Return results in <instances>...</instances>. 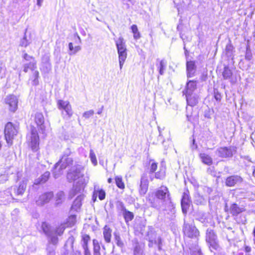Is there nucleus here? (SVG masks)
Listing matches in <instances>:
<instances>
[{
	"label": "nucleus",
	"mask_w": 255,
	"mask_h": 255,
	"mask_svg": "<svg viewBox=\"0 0 255 255\" xmlns=\"http://www.w3.org/2000/svg\"><path fill=\"white\" fill-rule=\"evenodd\" d=\"M147 200L151 207L174 214L175 206L171 201L168 189L161 186L155 192L148 194Z\"/></svg>",
	"instance_id": "obj_1"
},
{
	"label": "nucleus",
	"mask_w": 255,
	"mask_h": 255,
	"mask_svg": "<svg viewBox=\"0 0 255 255\" xmlns=\"http://www.w3.org/2000/svg\"><path fill=\"white\" fill-rule=\"evenodd\" d=\"M26 188V180H23L20 182L18 188L16 191V194L17 195H22L24 192Z\"/></svg>",
	"instance_id": "obj_35"
},
{
	"label": "nucleus",
	"mask_w": 255,
	"mask_h": 255,
	"mask_svg": "<svg viewBox=\"0 0 255 255\" xmlns=\"http://www.w3.org/2000/svg\"><path fill=\"white\" fill-rule=\"evenodd\" d=\"M65 224L60 225V226L56 228V229H54V235L57 234L59 236L62 235L65 229Z\"/></svg>",
	"instance_id": "obj_42"
},
{
	"label": "nucleus",
	"mask_w": 255,
	"mask_h": 255,
	"mask_svg": "<svg viewBox=\"0 0 255 255\" xmlns=\"http://www.w3.org/2000/svg\"><path fill=\"white\" fill-rule=\"evenodd\" d=\"M51 67L49 56L47 55H44L42 57L41 71L44 73H48L51 70Z\"/></svg>",
	"instance_id": "obj_13"
},
{
	"label": "nucleus",
	"mask_w": 255,
	"mask_h": 255,
	"mask_svg": "<svg viewBox=\"0 0 255 255\" xmlns=\"http://www.w3.org/2000/svg\"><path fill=\"white\" fill-rule=\"evenodd\" d=\"M192 255H202L200 250L197 249L196 251H192L191 252Z\"/></svg>",
	"instance_id": "obj_58"
},
{
	"label": "nucleus",
	"mask_w": 255,
	"mask_h": 255,
	"mask_svg": "<svg viewBox=\"0 0 255 255\" xmlns=\"http://www.w3.org/2000/svg\"><path fill=\"white\" fill-rule=\"evenodd\" d=\"M41 228L47 236L54 235V228H51L48 223L43 222L41 225Z\"/></svg>",
	"instance_id": "obj_29"
},
{
	"label": "nucleus",
	"mask_w": 255,
	"mask_h": 255,
	"mask_svg": "<svg viewBox=\"0 0 255 255\" xmlns=\"http://www.w3.org/2000/svg\"><path fill=\"white\" fill-rule=\"evenodd\" d=\"M206 241L212 252H220L222 249L219 244L217 236L215 232L208 229L206 233Z\"/></svg>",
	"instance_id": "obj_3"
},
{
	"label": "nucleus",
	"mask_w": 255,
	"mask_h": 255,
	"mask_svg": "<svg viewBox=\"0 0 255 255\" xmlns=\"http://www.w3.org/2000/svg\"><path fill=\"white\" fill-rule=\"evenodd\" d=\"M23 71L27 73L29 70L34 71L36 69V61L33 60L31 62L23 63Z\"/></svg>",
	"instance_id": "obj_26"
},
{
	"label": "nucleus",
	"mask_w": 255,
	"mask_h": 255,
	"mask_svg": "<svg viewBox=\"0 0 255 255\" xmlns=\"http://www.w3.org/2000/svg\"><path fill=\"white\" fill-rule=\"evenodd\" d=\"M126 59V58H119L120 68L121 70L123 68V65L124 64V62H125Z\"/></svg>",
	"instance_id": "obj_57"
},
{
	"label": "nucleus",
	"mask_w": 255,
	"mask_h": 255,
	"mask_svg": "<svg viewBox=\"0 0 255 255\" xmlns=\"http://www.w3.org/2000/svg\"><path fill=\"white\" fill-rule=\"evenodd\" d=\"M112 229L106 225L103 229V235L105 241L107 243H110L111 242V239L112 236Z\"/></svg>",
	"instance_id": "obj_30"
},
{
	"label": "nucleus",
	"mask_w": 255,
	"mask_h": 255,
	"mask_svg": "<svg viewBox=\"0 0 255 255\" xmlns=\"http://www.w3.org/2000/svg\"><path fill=\"white\" fill-rule=\"evenodd\" d=\"M65 199V194L63 191L58 192L56 196V204L57 205L62 203Z\"/></svg>",
	"instance_id": "obj_39"
},
{
	"label": "nucleus",
	"mask_w": 255,
	"mask_h": 255,
	"mask_svg": "<svg viewBox=\"0 0 255 255\" xmlns=\"http://www.w3.org/2000/svg\"><path fill=\"white\" fill-rule=\"evenodd\" d=\"M214 97L217 101H220L221 98V96L220 94H219L218 92L216 93L215 92Z\"/></svg>",
	"instance_id": "obj_61"
},
{
	"label": "nucleus",
	"mask_w": 255,
	"mask_h": 255,
	"mask_svg": "<svg viewBox=\"0 0 255 255\" xmlns=\"http://www.w3.org/2000/svg\"><path fill=\"white\" fill-rule=\"evenodd\" d=\"M148 187V181L146 175L143 174L141 178L139 193L141 195H144L147 191Z\"/></svg>",
	"instance_id": "obj_18"
},
{
	"label": "nucleus",
	"mask_w": 255,
	"mask_h": 255,
	"mask_svg": "<svg viewBox=\"0 0 255 255\" xmlns=\"http://www.w3.org/2000/svg\"><path fill=\"white\" fill-rule=\"evenodd\" d=\"M43 0H37V4L39 7H40L42 5Z\"/></svg>",
	"instance_id": "obj_63"
},
{
	"label": "nucleus",
	"mask_w": 255,
	"mask_h": 255,
	"mask_svg": "<svg viewBox=\"0 0 255 255\" xmlns=\"http://www.w3.org/2000/svg\"><path fill=\"white\" fill-rule=\"evenodd\" d=\"M200 156L204 163L209 165L212 164V159L209 155L205 153H201Z\"/></svg>",
	"instance_id": "obj_38"
},
{
	"label": "nucleus",
	"mask_w": 255,
	"mask_h": 255,
	"mask_svg": "<svg viewBox=\"0 0 255 255\" xmlns=\"http://www.w3.org/2000/svg\"><path fill=\"white\" fill-rule=\"evenodd\" d=\"M97 196H98V197L100 200H103L105 198V192L103 189L97 190H95L93 196V199L94 201L96 200Z\"/></svg>",
	"instance_id": "obj_34"
},
{
	"label": "nucleus",
	"mask_w": 255,
	"mask_h": 255,
	"mask_svg": "<svg viewBox=\"0 0 255 255\" xmlns=\"http://www.w3.org/2000/svg\"><path fill=\"white\" fill-rule=\"evenodd\" d=\"M5 103L11 112H14L17 108L18 99L15 96L9 95L5 99Z\"/></svg>",
	"instance_id": "obj_11"
},
{
	"label": "nucleus",
	"mask_w": 255,
	"mask_h": 255,
	"mask_svg": "<svg viewBox=\"0 0 255 255\" xmlns=\"http://www.w3.org/2000/svg\"><path fill=\"white\" fill-rule=\"evenodd\" d=\"M185 96L188 105L193 107L198 103L199 96L197 94L194 93L185 95Z\"/></svg>",
	"instance_id": "obj_19"
},
{
	"label": "nucleus",
	"mask_w": 255,
	"mask_h": 255,
	"mask_svg": "<svg viewBox=\"0 0 255 255\" xmlns=\"http://www.w3.org/2000/svg\"><path fill=\"white\" fill-rule=\"evenodd\" d=\"M242 180V178L239 176H231L226 179V185L229 187L234 186L236 184L241 183Z\"/></svg>",
	"instance_id": "obj_17"
},
{
	"label": "nucleus",
	"mask_w": 255,
	"mask_h": 255,
	"mask_svg": "<svg viewBox=\"0 0 255 255\" xmlns=\"http://www.w3.org/2000/svg\"><path fill=\"white\" fill-rule=\"evenodd\" d=\"M68 48L69 49V52L68 54L70 55L75 54L77 52H78L81 49V47L80 46H76L74 47L73 43L72 42H70L69 43Z\"/></svg>",
	"instance_id": "obj_37"
},
{
	"label": "nucleus",
	"mask_w": 255,
	"mask_h": 255,
	"mask_svg": "<svg viewBox=\"0 0 255 255\" xmlns=\"http://www.w3.org/2000/svg\"><path fill=\"white\" fill-rule=\"evenodd\" d=\"M93 243L94 246V252H100L101 248L98 241L94 239L93 241Z\"/></svg>",
	"instance_id": "obj_54"
},
{
	"label": "nucleus",
	"mask_w": 255,
	"mask_h": 255,
	"mask_svg": "<svg viewBox=\"0 0 255 255\" xmlns=\"http://www.w3.org/2000/svg\"><path fill=\"white\" fill-rule=\"evenodd\" d=\"M29 44V42L27 40L26 35L25 34L22 39H21L19 45L22 47H26Z\"/></svg>",
	"instance_id": "obj_53"
},
{
	"label": "nucleus",
	"mask_w": 255,
	"mask_h": 255,
	"mask_svg": "<svg viewBox=\"0 0 255 255\" xmlns=\"http://www.w3.org/2000/svg\"><path fill=\"white\" fill-rule=\"evenodd\" d=\"M114 238H115V243L118 247H119L121 248H122L124 247V243L121 240V238L119 234L115 233H114Z\"/></svg>",
	"instance_id": "obj_41"
},
{
	"label": "nucleus",
	"mask_w": 255,
	"mask_h": 255,
	"mask_svg": "<svg viewBox=\"0 0 255 255\" xmlns=\"http://www.w3.org/2000/svg\"><path fill=\"white\" fill-rule=\"evenodd\" d=\"M76 217L75 215H71L69 217V220L71 221L73 223H74L76 221Z\"/></svg>",
	"instance_id": "obj_62"
},
{
	"label": "nucleus",
	"mask_w": 255,
	"mask_h": 255,
	"mask_svg": "<svg viewBox=\"0 0 255 255\" xmlns=\"http://www.w3.org/2000/svg\"><path fill=\"white\" fill-rule=\"evenodd\" d=\"M83 167L80 165H75L72 167L67 174V179L69 181L72 182L79 178L83 175L82 173Z\"/></svg>",
	"instance_id": "obj_7"
},
{
	"label": "nucleus",
	"mask_w": 255,
	"mask_h": 255,
	"mask_svg": "<svg viewBox=\"0 0 255 255\" xmlns=\"http://www.w3.org/2000/svg\"><path fill=\"white\" fill-rule=\"evenodd\" d=\"M58 108L62 111V114L64 118L69 119L73 115L71 106L68 101L59 100L57 101Z\"/></svg>",
	"instance_id": "obj_5"
},
{
	"label": "nucleus",
	"mask_w": 255,
	"mask_h": 255,
	"mask_svg": "<svg viewBox=\"0 0 255 255\" xmlns=\"http://www.w3.org/2000/svg\"><path fill=\"white\" fill-rule=\"evenodd\" d=\"M183 231L184 235L190 238H196L199 236V231L192 223L184 222Z\"/></svg>",
	"instance_id": "obj_6"
},
{
	"label": "nucleus",
	"mask_w": 255,
	"mask_h": 255,
	"mask_svg": "<svg viewBox=\"0 0 255 255\" xmlns=\"http://www.w3.org/2000/svg\"><path fill=\"white\" fill-rule=\"evenodd\" d=\"M194 202L197 205H205L206 203V200L203 196L199 194H196L194 196Z\"/></svg>",
	"instance_id": "obj_36"
},
{
	"label": "nucleus",
	"mask_w": 255,
	"mask_h": 255,
	"mask_svg": "<svg viewBox=\"0 0 255 255\" xmlns=\"http://www.w3.org/2000/svg\"><path fill=\"white\" fill-rule=\"evenodd\" d=\"M165 175V167L162 166L160 168L159 170L155 173V178L157 179H163Z\"/></svg>",
	"instance_id": "obj_40"
},
{
	"label": "nucleus",
	"mask_w": 255,
	"mask_h": 255,
	"mask_svg": "<svg viewBox=\"0 0 255 255\" xmlns=\"http://www.w3.org/2000/svg\"><path fill=\"white\" fill-rule=\"evenodd\" d=\"M32 71L33 72L32 78H33L32 85L36 86L38 84L39 72L36 69Z\"/></svg>",
	"instance_id": "obj_45"
},
{
	"label": "nucleus",
	"mask_w": 255,
	"mask_h": 255,
	"mask_svg": "<svg viewBox=\"0 0 255 255\" xmlns=\"http://www.w3.org/2000/svg\"><path fill=\"white\" fill-rule=\"evenodd\" d=\"M53 197V193L52 192L44 193L39 196L38 199L36 200V203L38 206H43L48 203Z\"/></svg>",
	"instance_id": "obj_12"
},
{
	"label": "nucleus",
	"mask_w": 255,
	"mask_h": 255,
	"mask_svg": "<svg viewBox=\"0 0 255 255\" xmlns=\"http://www.w3.org/2000/svg\"><path fill=\"white\" fill-rule=\"evenodd\" d=\"M133 243V254L134 255H144L143 249L141 246L139 244L136 239L132 241Z\"/></svg>",
	"instance_id": "obj_28"
},
{
	"label": "nucleus",
	"mask_w": 255,
	"mask_h": 255,
	"mask_svg": "<svg viewBox=\"0 0 255 255\" xmlns=\"http://www.w3.org/2000/svg\"><path fill=\"white\" fill-rule=\"evenodd\" d=\"M253 58V54L250 48V45H248L246 47V51L245 53V59L247 61H250Z\"/></svg>",
	"instance_id": "obj_44"
},
{
	"label": "nucleus",
	"mask_w": 255,
	"mask_h": 255,
	"mask_svg": "<svg viewBox=\"0 0 255 255\" xmlns=\"http://www.w3.org/2000/svg\"><path fill=\"white\" fill-rule=\"evenodd\" d=\"M84 186L83 184L77 183L73 185V188L70 192L69 196L72 198L75 195L81 192L84 190Z\"/></svg>",
	"instance_id": "obj_22"
},
{
	"label": "nucleus",
	"mask_w": 255,
	"mask_h": 255,
	"mask_svg": "<svg viewBox=\"0 0 255 255\" xmlns=\"http://www.w3.org/2000/svg\"><path fill=\"white\" fill-rule=\"evenodd\" d=\"M149 172L150 173H153L157 167V163L155 162L153 160H150L149 162Z\"/></svg>",
	"instance_id": "obj_49"
},
{
	"label": "nucleus",
	"mask_w": 255,
	"mask_h": 255,
	"mask_svg": "<svg viewBox=\"0 0 255 255\" xmlns=\"http://www.w3.org/2000/svg\"><path fill=\"white\" fill-rule=\"evenodd\" d=\"M89 156L92 163L94 165H96L97 164V160L96 155L92 149H91L90 151Z\"/></svg>",
	"instance_id": "obj_51"
},
{
	"label": "nucleus",
	"mask_w": 255,
	"mask_h": 255,
	"mask_svg": "<svg viewBox=\"0 0 255 255\" xmlns=\"http://www.w3.org/2000/svg\"><path fill=\"white\" fill-rule=\"evenodd\" d=\"M5 70V68L4 64L0 61V77H2L3 75L4 74Z\"/></svg>",
	"instance_id": "obj_56"
},
{
	"label": "nucleus",
	"mask_w": 255,
	"mask_h": 255,
	"mask_svg": "<svg viewBox=\"0 0 255 255\" xmlns=\"http://www.w3.org/2000/svg\"><path fill=\"white\" fill-rule=\"evenodd\" d=\"M155 237L156 235L154 232L151 230L147 232V240L149 241L148 246L149 247H152L153 244H155L157 243Z\"/></svg>",
	"instance_id": "obj_32"
},
{
	"label": "nucleus",
	"mask_w": 255,
	"mask_h": 255,
	"mask_svg": "<svg viewBox=\"0 0 255 255\" xmlns=\"http://www.w3.org/2000/svg\"><path fill=\"white\" fill-rule=\"evenodd\" d=\"M120 205L121 206V211L123 212L125 222L128 224V222L131 221L133 219L134 215L132 212L128 211L122 203H121Z\"/></svg>",
	"instance_id": "obj_20"
},
{
	"label": "nucleus",
	"mask_w": 255,
	"mask_h": 255,
	"mask_svg": "<svg viewBox=\"0 0 255 255\" xmlns=\"http://www.w3.org/2000/svg\"><path fill=\"white\" fill-rule=\"evenodd\" d=\"M115 181L117 186L120 189H124L125 188V184L123 181L122 177L116 176L115 178Z\"/></svg>",
	"instance_id": "obj_48"
},
{
	"label": "nucleus",
	"mask_w": 255,
	"mask_h": 255,
	"mask_svg": "<svg viewBox=\"0 0 255 255\" xmlns=\"http://www.w3.org/2000/svg\"><path fill=\"white\" fill-rule=\"evenodd\" d=\"M71 153V150L69 148L66 149L60 160L55 165L53 174L55 178L62 173L63 169L72 163L73 159L69 157Z\"/></svg>",
	"instance_id": "obj_2"
},
{
	"label": "nucleus",
	"mask_w": 255,
	"mask_h": 255,
	"mask_svg": "<svg viewBox=\"0 0 255 255\" xmlns=\"http://www.w3.org/2000/svg\"><path fill=\"white\" fill-rule=\"evenodd\" d=\"M83 199V195H78L76 199L74 201L71 207V209L74 211H77L80 208L82 205V200Z\"/></svg>",
	"instance_id": "obj_31"
},
{
	"label": "nucleus",
	"mask_w": 255,
	"mask_h": 255,
	"mask_svg": "<svg viewBox=\"0 0 255 255\" xmlns=\"http://www.w3.org/2000/svg\"><path fill=\"white\" fill-rule=\"evenodd\" d=\"M236 152L234 146L221 147L217 149L216 154L222 158L231 157Z\"/></svg>",
	"instance_id": "obj_9"
},
{
	"label": "nucleus",
	"mask_w": 255,
	"mask_h": 255,
	"mask_svg": "<svg viewBox=\"0 0 255 255\" xmlns=\"http://www.w3.org/2000/svg\"><path fill=\"white\" fill-rule=\"evenodd\" d=\"M253 234L254 236L253 241L254 243L255 244V226L253 230Z\"/></svg>",
	"instance_id": "obj_64"
},
{
	"label": "nucleus",
	"mask_w": 255,
	"mask_h": 255,
	"mask_svg": "<svg viewBox=\"0 0 255 255\" xmlns=\"http://www.w3.org/2000/svg\"><path fill=\"white\" fill-rule=\"evenodd\" d=\"M156 66L158 70L159 74L161 75H163L166 66L165 60L164 59L160 60L159 59H157Z\"/></svg>",
	"instance_id": "obj_27"
},
{
	"label": "nucleus",
	"mask_w": 255,
	"mask_h": 255,
	"mask_svg": "<svg viewBox=\"0 0 255 255\" xmlns=\"http://www.w3.org/2000/svg\"><path fill=\"white\" fill-rule=\"evenodd\" d=\"M22 57L23 59L22 60V63L29 62H31L33 60H36L33 57H32L30 55H29L27 53H24Z\"/></svg>",
	"instance_id": "obj_50"
},
{
	"label": "nucleus",
	"mask_w": 255,
	"mask_h": 255,
	"mask_svg": "<svg viewBox=\"0 0 255 255\" xmlns=\"http://www.w3.org/2000/svg\"><path fill=\"white\" fill-rule=\"evenodd\" d=\"M244 208L240 207L237 204H232L230 208V212L234 216H237L244 211Z\"/></svg>",
	"instance_id": "obj_25"
},
{
	"label": "nucleus",
	"mask_w": 255,
	"mask_h": 255,
	"mask_svg": "<svg viewBox=\"0 0 255 255\" xmlns=\"http://www.w3.org/2000/svg\"><path fill=\"white\" fill-rule=\"evenodd\" d=\"M191 200L189 195V191L187 190L183 194L181 204L183 214H186L190 207Z\"/></svg>",
	"instance_id": "obj_10"
},
{
	"label": "nucleus",
	"mask_w": 255,
	"mask_h": 255,
	"mask_svg": "<svg viewBox=\"0 0 255 255\" xmlns=\"http://www.w3.org/2000/svg\"><path fill=\"white\" fill-rule=\"evenodd\" d=\"M50 172L46 171L44 172L38 179H37L35 182V184H42L46 182L49 179L50 176Z\"/></svg>",
	"instance_id": "obj_33"
},
{
	"label": "nucleus",
	"mask_w": 255,
	"mask_h": 255,
	"mask_svg": "<svg viewBox=\"0 0 255 255\" xmlns=\"http://www.w3.org/2000/svg\"><path fill=\"white\" fill-rule=\"evenodd\" d=\"M34 121L42 133H44L45 130V126L44 125V119L42 113H36L34 116Z\"/></svg>",
	"instance_id": "obj_14"
},
{
	"label": "nucleus",
	"mask_w": 255,
	"mask_h": 255,
	"mask_svg": "<svg viewBox=\"0 0 255 255\" xmlns=\"http://www.w3.org/2000/svg\"><path fill=\"white\" fill-rule=\"evenodd\" d=\"M131 29L133 33V38L135 39H138L140 37V34L138 31L137 27L136 25L133 24L131 26Z\"/></svg>",
	"instance_id": "obj_43"
},
{
	"label": "nucleus",
	"mask_w": 255,
	"mask_h": 255,
	"mask_svg": "<svg viewBox=\"0 0 255 255\" xmlns=\"http://www.w3.org/2000/svg\"><path fill=\"white\" fill-rule=\"evenodd\" d=\"M94 114V111L93 110L85 112L83 114V117L85 119H89Z\"/></svg>",
	"instance_id": "obj_55"
},
{
	"label": "nucleus",
	"mask_w": 255,
	"mask_h": 255,
	"mask_svg": "<svg viewBox=\"0 0 255 255\" xmlns=\"http://www.w3.org/2000/svg\"><path fill=\"white\" fill-rule=\"evenodd\" d=\"M18 132L17 127L14 126L11 123L6 124L4 128V136L7 143L9 145L12 143V139Z\"/></svg>",
	"instance_id": "obj_4"
},
{
	"label": "nucleus",
	"mask_w": 255,
	"mask_h": 255,
	"mask_svg": "<svg viewBox=\"0 0 255 255\" xmlns=\"http://www.w3.org/2000/svg\"><path fill=\"white\" fill-rule=\"evenodd\" d=\"M115 44L117 49L119 58H126L127 57V49L125 41L123 37H120L115 40Z\"/></svg>",
	"instance_id": "obj_8"
},
{
	"label": "nucleus",
	"mask_w": 255,
	"mask_h": 255,
	"mask_svg": "<svg viewBox=\"0 0 255 255\" xmlns=\"http://www.w3.org/2000/svg\"><path fill=\"white\" fill-rule=\"evenodd\" d=\"M196 89V81H189L186 84V89L183 91L184 95H189L191 94H194V91Z\"/></svg>",
	"instance_id": "obj_21"
},
{
	"label": "nucleus",
	"mask_w": 255,
	"mask_h": 255,
	"mask_svg": "<svg viewBox=\"0 0 255 255\" xmlns=\"http://www.w3.org/2000/svg\"><path fill=\"white\" fill-rule=\"evenodd\" d=\"M84 250V255H91V252L88 249V247H83Z\"/></svg>",
	"instance_id": "obj_60"
},
{
	"label": "nucleus",
	"mask_w": 255,
	"mask_h": 255,
	"mask_svg": "<svg viewBox=\"0 0 255 255\" xmlns=\"http://www.w3.org/2000/svg\"><path fill=\"white\" fill-rule=\"evenodd\" d=\"M56 247L48 244L46 248L47 255H55Z\"/></svg>",
	"instance_id": "obj_46"
},
{
	"label": "nucleus",
	"mask_w": 255,
	"mask_h": 255,
	"mask_svg": "<svg viewBox=\"0 0 255 255\" xmlns=\"http://www.w3.org/2000/svg\"><path fill=\"white\" fill-rule=\"evenodd\" d=\"M47 237L50 238L49 244L52 246L56 247L58 242V238L55 236V235H52L51 236H48Z\"/></svg>",
	"instance_id": "obj_47"
},
{
	"label": "nucleus",
	"mask_w": 255,
	"mask_h": 255,
	"mask_svg": "<svg viewBox=\"0 0 255 255\" xmlns=\"http://www.w3.org/2000/svg\"><path fill=\"white\" fill-rule=\"evenodd\" d=\"M234 47L231 44V42L228 43L226 47L225 53L226 56L229 59H231L233 63H234Z\"/></svg>",
	"instance_id": "obj_23"
},
{
	"label": "nucleus",
	"mask_w": 255,
	"mask_h": 255,
	"mask_svg": "<svg viewBox=\"0 0 255 255\" xmlns=\"http://www.w3.org/2000/svg\"><path fill=\"white\" fill-rule=\"evenodd\" d=\"M222 75L224 80H229L232 84H234L237 82V79L234 78L232 69L228 66L224 67Z\"/></svg>",
	"instance_id": "obj_15"
},
{
	"label": "nucleus",
	"mask_w": 255,
	"mask_h": 255,
	"mask_svg": "<svg viewBox=\"0 0 255 255\" xmlns=\"http://www.w3.org/2000/svg\"><path fill=\"white\" fill-rule=\"evenodd\" d=\"M90 240V236L88 235H84L82 237V247H88V243Z\"/></svg>",
	"instance_id": "obj_52"
},
{
	"label": "nucleus",
	"mask_w": 255,
	"mask_h": 255,
	"mask_svg": "<svg viewBox=\"0 0 255 255\" xmlns=\"http://www.w3.org/2000/svg\"><path fill=\"white\" fill-rule=\"evenodd\" d=\"M157 243L155 244V245H158V250H161V239L160 237H158L157 240H156Z\"/></svg>",
	"instance_id": "obj_59"
},
{
	"label": "nucleus",
	"mask_w": 255,
	"mask_h": 255,
	"mask_svg": "<svg viewBox=\"0 0 255 255\" xmlns=\"http://www.w3.org/2000/svg\"><path fill=\"white\" fill-rule=\"evenodd\" d=\"M39 136L36 131H34V129L31 131V148L33 150H36L37 146L38 144Z\"/></svg>",
	"instance_id": "obj_24"
},
{
	"label": "nucleus",
	"mask_w": 255,
	"mask_h": 255,
	"mask_svg": "<svg viewBox=\"0 0 255 255\" xmlns=\"http://www.w3.org/2000/svg\"><path fill=\"white\" fill-rule=\"evenodd\" d=\"M196 66L194 61H187L186 62V72L188 78L195 76L196 72Z\"/></svg>",
	"instance_id": "obj_16"
}]
</instances>
